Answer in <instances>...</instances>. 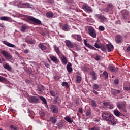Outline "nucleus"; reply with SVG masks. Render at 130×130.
Segmentation results:
<instances>
[{"label":"nucleus","mask_w":130,"mask_h":130,"mask_svg":"<svg viewBox=\"0 0 130 130\" xmlns=\"http://www.w3.org/2000/svg\"><path fill=\"white\" fill-rule=\"evenodd\" d=\"M70 25L69 24H64L62 26V30L63 31H70Z\"/></svg>","instance_id":"obj_20"},{"label":"nucleus","mask_w":130,"mask_h":130,"mask_svg":"<svg viewBox=\"0 0 130 130\" xmlns=\"http://www.w3.org/2000/svg\"><path fill=\"white\" fill-rule=\"evenodd\" d=\"M109 108L110 109H113L114 107L113 106V105H110L109 104Z\"/></svg>","instance_id":"obj_57"},{"label":"nucleus","mask_w":130,"mask_h":130,"mask_svg":"<svg viewBox=\"0 0 130 130\" xmlns=\"http://www.w3.org/2000/svg\"><path fill=\"white\" fill-rule=\"evenodd\" d=\"M96 18H98V19H100V20H101L102 22H104V21H106L107 19L105 17H104L103 15L96 14Z\"/></svg>","instance_id":"obj_18"},{"label":"nucleus","mask_w":130,"mask_h":130,"mask_svg":"<svg viewBox=\"0 0 130 130\" xmlns=\"http://www.w3.org/2000/svg\"><path fill=\"white\" fill-rule=\"evenodd\" d=\"M46 16L47 17V18H53V17H54V14L52 12H47L46 13Z\"/></svg>","instance_id":"obj_21"},{"label":"nucleus","mask_w":130,"mask_h":130,"mask_svg":"<svg viewBox=\"0 0 130 130\" xmlns=\"http://www.w3.org/2000/svg\"><path fill=\"white\" fill-rule=\"evenodd\" d=\"M28 100L30 103H36L39 99L35 96H30L28 98Z\"/></svg>","instance_id":"obj_7"},{"label":"nucleus","mask_w":130,"mask_h":130,"mask_svg":"<svg viewBox=\"0 0 130 130\" xmlns=\"http://www.w3.org/2000/svg\"><path fill=\"white\" fill-rule=\"evenodd\" d=\"M37 91H38L39 92H42L43 91H44V86H43V85L38 86Z\"/></svg>","instance_id":"obj_29"},{"label":"nucleus","mask_w":130,"mask_h":130,"mask_svg":"<svg viewBox=\"0 0 130 130\" xmlns=\"http://www.w3.org/2000/svg\"><path fill=\"white\" fill-rule=\"evenodd\" d=\"M91 105L93 107H97V104H96V102L94 100H91Z\"/></svg>","instance_id":"obj_40"},{"label":"nucleus","mask_w":130,"mask_h":130,"mask_svg":"<svg viewBox=\"0 0 130 130\" xmlns=\"http://www.w3.org/2000/svg\"><path fill=\"white\" fill-rule=\"evenodd\" d=\"M92 113L91 112V109H88L86 111V112L85 113L86 116H89V115Z\"/></svg>","instance_id":"obj_39"},{"label":"nucleus","mask_w":130,"mask_h":130,"mask_svg":"<svg viewBox=\"0 0 130 130\" xmlns=\"http://www.w3.org/2000/svg\"><path fill=\"white\" fill-rule=\"evenodd\" d=\"M54 79L55 81H59V76H55L54 77Z\"/></svg>","instance_id":"obj_49"},{"label":"nucleus","mask_w":130,"mask_h":130,"mask_svg":"<svg viewBox=\"0 0 130 130\" xmlns=\"http://www.w3.org/2000/svg\"><path fill=\"white\" fill-rule=\"evenodd\" d=\"M64 119L66 121L69 122V123H72L73 122V120H72V118H70L69 116H67Z\"/></svg>","instance_id":"obj_32"},{"label":"nucleus","mask_w":130,"mask_h":130,"mask_svg":"<svg viewBox=\"0 0 130 130\" xmlns=\"http://www.w3.org/2000/svg\"><path fill=\"white\" fill-rule=\"evenodd\" d=\"M3 43L7 46H8V47H12L13 48H14V47H16V46H15V45L12 44L11 43H9L6 41H3Z\"/></svg>","instance_id":"obj_15"},{"label":"nucleus","mask_w":130,"mask_h":130,"mask_svg":"<svg viewBox=\"0 0 130 130\" xmlns=\"http://www.w3.org/2000/svg\"><path fill=\"white\" fill-rule=\"evenodd\" d=\"M78 111L79 113H83V109L81 108H79Z\"/></svg>","instance_id":"obj_56"},{"label":"nucleus","mask_w":130,"mask_h":130,"mask_svg":"<svg viewBox=\"0 0 130 130\" xmlns=\"http://www.w3.org/2000/svg\"><path fill=\"white\" fill-rule=\"evenodd\" d=\"M90 49H92L93 50H97V49H95V47H94V46L91 45L90 48Z\"/></svg>","instance_id":"obj_55"},{"label":"nucleus","mask_w":130,"mask_h":130,"mask_svg":"<svg viewBox=\"0 0 130 130\" xmlns=\"http://www.w3.org/2000/svg\"><path fill=\"white\" fill-rule=\"evenodd\" d=\"M94 46L96 47V48H100V46L99 45V44L97 43H95L94 44Z\"/></svg>","instance_id":"obj_54"},{"label":"nucleus","mask_w":130,"mask_h":130,"mask_svg":"<svg viewBox=\"0 0 130 130\" xmlns=\"http://www.w3.org/2000/svg\"><path fill=\"white\" fill-rule=\"evenodd\" d=\"M61 102V100L59 96H57L54 99V103H60Z\"/></svg>","instance_id":"obj_30"},{"label":"nucleus","mask_w":130,"mask_h":130,"mask_svg":"<svg viewBox=\"0 0 130 130\" xmlns=\"http://www.w3.org/2000/svg\"><path fill=\"white\" fill-rule=\"evenodd\" d=\"M109 70L111 72L114 73V72H115V67H114V66H110L109 67Z\"/></svg>","instance_id":"obj_36"},{"label":"nucleus","mask_w":130,"mask_h":130,"mask_svg":"<svg viewBox=\"0 0 130 130\" xmlns=\"http://www.w3.org/2000/svg\"><path fill=\"white\" fill-rule=\"evenodd\" d=\"M66 69L68 73H72L73 72V68H72V63L71 62H68Z\"/></svg>","instance_id":"obj_16"},{"label":"nucleus","mask_w":130,"mask_h":130,"mask_svg":"<svg viewBox=\"0 0 130 130\" xmlns=\"http://www.w3.org/2000/svg\"><path fill=\"white\" fill-rule=\"evenodd\" d=\"M24 53H25V54H27V53H29V50L26 49L24 51Z\"/></svg>","instance_id":"obj_59"},{"label":"nucleus","mask_w":130,"mask_h":130,"mask_svg":"<svg viewBox=\"0 0 130 130\" xmlns=\"http://www.w3.org/2000/svg\"><path fill=\"white\" fill-rule=\"evenodd\" d=\"M93 93H94V94H95V95H98L99 93L95 90L93 89L92 90Z\"/></svg>","instance_id":"obj_58"},{"label":"nucleus","mask_w":130,"mask_h":130,"mask_svg":"<svg viewBox=\"0 0 130 130\" xmlns=\"http://www.w3.org/2000/svg\"><path fill=\"white\" fill-rule=\"evenodd\" d=\"M102 117L103 120L105 121H108L111 123V125H115L116 124V121H115V118L114 116L110 113L108 112H103L102 113Z\"/></svg>","instance_id":"obj_1"},{"label":"nucleus","mask_w":130,"mask_h":130,"mask_svg":"<svg viewBox=\"0 0 130 130\" xmlns=\"http://www.w3.org/2000/svg\"><path fill=\"white\" fill-rule=\"evenodd\" d=\"M50 119L52 123H56V122L57 121V119L54 117H51Z\"/></svg>","instance_id":"obj_35"},{"label":"nucleus","mask_w":130,"mask_h":130,"mask_svg":"<svg viewBox=\"0 0 130 130\" xmlns=\"http://www.w3.org/2000/svg\"><path fill=\"white\" fill-rule=\"evenodd\" d=\"M40 99L42 100L44 104H47V102L46 101V99L43 96H40Z\"/></svg>","instance_id":"obj_37"},{"label":"nucleus","mask_w":130,"mask_h":130,"mask_svg":"<svg viewBox=\"0 0 130 130\" xmlns=\"http://www.w3.org/2000/svg\"><path fill=\"white\" fill-rule=\"evenodd\" d=\"M99 85L97 84H94L93 86V90H97V91H99Z\"/></svg>","instance_id":"obj_38"},{"label":"nucleus","mask_w":130,"mask_h":130,"mask_svg":"<svg viewBox=\"0 0 130 130\" xmlns=\"http://www.w3.org/2000/svg\"><path fill=\"white\" fill-rule=\"evenodd\" d=\"M95 60H97V61L100 60V56L96 55V57L94 58Z\"/></svg>","instance_id":"obj_48"},{"label":"nucleus","mask_w":130,"mask_h":130,"mask_svg":"<svg viewBox=\"0 0 130 130\" xmlns=\"http://www.w3.org/2000/svg\"><path fill=\"white\" fill-rule=\"evenodd\" d=\"M120 20H118V21H116V22H115V24H116V25H120Z\"/></svg>","instance_id":"obj_60"},{"label":"nucleus","mask_w":130,"mask_h":130,"mask_svg":"<svg viewBox=\"0 0 130 130\" xmlns=\"http://www.w3.org/2000/svg\"><path fill=\"white\" fill-rule=\"evenodd\" d=\"M104 106H108L109 105V102H105L103 103Z\"/></svg>","instance_id":"obj_51"},{"label":"nucleus","mask_w":130,"mask_h":130,"mask_svg":"<svg viewBox=\"0 0 130 130\" xmlns=\"http://www.w3.org/2000/svg\"><path fill=\"white\" fill-rule=\"evenodd\" d=\"M27 20L29 21H31L33 23H35V24H37L38 25H41V21L32 16H28L27 17Z\"/></svg>","instance_id":"obj_5"},{"label":"nucleus","mask_w":130,"mask_h":130,"mask_svg":"<svg viewBox=\"0 0 130 130\" xmlns=\"http://www.w3.org/2000/svg\"><path fill=\"white\" fill-rule=\"evenodd\" d=\"M1 21H6L7 22H10L11 21V18L7 16H2L0 17Z\"/></svg>","instance_id":"obj_22"},{"label":"nucleus","mask_w":130,"mask_h":130,"mask_svg":"<svg viewBox=\"0 0 130 130\" xmlns=\"http://www.w3.org/2000/svg\"><path fill=\"white\" fill-rule=\"evenodd\" d=\"M81 81H82V78L81 76L77 75L76 76V83L80 84V83H81Z\"/></svg>","instance_id":"obj_34"},{"label":"nucleus","mask_w":130,"mask_h":130,"mask_svg":"<svg viewBox=\"0 0 130 130\" xmlns=\"http://www.w3.org/2000/svg\"><path fill=\"white\" fill-rule=\"evenodd\" d=\"M106 47L108 52H111V51H113V49H114L113 45L111 44H106Z\"/></svg>","instance_id":"obj_14"},{"label":"nucleus","mask_w":130,"mask_h":130,"mask_svg":"<svg viewBox=\"0 0 130 130\" xmlns=\"http://www.w3.org/2000/svg\"><path fill=\"white\" fill-rule=\"evenodd\" d=\"M61 85L63 87H65L66 88V89H68V88H70V86L69 85V83H68V82H63L61 84Z\"/></svg>","instance_id":"obj_33"},{"label":"nucleus","mask_w":130,"mask_h":130,"mask_svg":"<svg viewBox=\"0 0 130 130\" xmlns=\"http://www.w3.org/2000/svg\"><path fill=\"white\" fill-rule=\"evenodd\" d=\"M128 15H129V12L127 10L122 11L121 17L123 20H127V17L126 16H128Z\"/></svg>","instance_id":"obj_10"},{"label":"nucleus","mask_w":130,"mask_h":130,"mask_svg":"<svg viewBox=\"0 0 130 130\" xmlns=\"http://www.w3.org/2000/svg\"><path fill=\"white\" fill-rule=\"evenodd\" d=\"M22 8H29L30 7V4L28 3H24L21 4Z\"/></svg>","instance_id":"obj_31"},{"label":"nucleus","mask_w":130,"mask_h":130,"mask_svg":"<svg viewBox=\"0 0 130 130\" xmlns=\"http://www.w3.org/2000/svg\"><path fill=\"white\" fill-rule=\"evenodd\" d=\"M119 83V80L118 79H115L114 84H115V85H118Z\"/></svg>","instance_id":"obj_52"},{"label":"nucleus","mask_w":130,"mask_h":130,"mask_svg":"<svg viewBox=\"0 0 130 130\" xmlns=\"http://www.w3.org/2000/svg\"><path fill=\"white\" fill-rule=\"evenodd\" d=\"M54 49L56 52L57 54H58V55H59V54H60V51L59 50V48L56 46V45L54 46Z\"/></svg>","instance_id":"obj_27"},{"label":"nucleus","mask_w":130,"mask_h":130,"mask_svg":"<svg viewBox=\"0 0 130 130\" xmlns=\"http://www.w3.org/2000/svg\"><path fill=\"white\" fill-rule=\"evenodd\" d=\"M6 81H7L6 78H5L4 77H3L2 76H0V82L1 83H3V82H6Z\"/></svg>","instance_id":"obj_43"},{"label":"nucleus","mask_w":130,"mask_h":130,"mask_svg":"<svg viewBox=\"0 0 130 130\" xmlns=\"http://www.w3.org/2000/svg\"><path fill=\"white\" fill-rule=\"evenodd\" d=\"M64 43L67 47L69 48H74L75 47V44L73 43L71 41L66 40Z\"/></svg>","instance_id":"obj_6"},{"label":"nucleus","mask_w":130,"mask_h":130,"mask_svg":"<svg viewBox=\"0 0 130 130\" xmlns=\"http://www.w3.org/2000/svg\"><path fill=\"white\" fill-rule=\"evenodd\" d=\"M117 107L118 109H121L123 112H126V102L120 101L117 103Z\"/></svg>","instance_id":"obj_2"},{"label":"nucleus","mask_w":130,"mask_h":130,"mask_svg":"<svg viewBox=\"0 0 130 130\" xmlns=\"http://www.w3.org/2000/svg\"><path fill=\"white\" fill-rule=\"evenodd\" d=\"M3 68L5 69V70H7V71H9V72H11L12 71V67L11 66L9 65V63H6L5 64L3 65Z\"/></svg>","instance_id":"obj_19"},{"label":"nucleus","mask_w":130,"mask_h":130,"mask_svg":"<svg viewBox=\"0 0 130 130\" xmlns=\"http://www.w3.org/2000/svg\"><path fill=\"white\" fill-rule=\"evenodd\" d=\"M115 40L116 43H120L121 42V36L120 35H117L115 37Z\"/></svg>","instance_id":"obj_25"},{"label":"nucleus","mask_w":130,"mask_h":130,"mask_svg":"<svg viewBox=\"0 0 130 130\" xmlns=\"http://www.w3.org/2000/svg\"><path fill=\"white\" fill-rule=\"evenodd\" d=\"M84 43L85 45H86L88 44L87 43V40H84Z\"/></svg>","instance_id":"obj_64"},{"label":"nucleus","mask_w":130,"mask_h":130,"mask_svg":"<svg viewBox=\"0 0 130 130\" xmlns=\"http://www.w3.org/2000/svg\"><path fill=\"white\" fill-rule=\"evenodd\" d=\"M121 93V91L117 89H112V94L113 96H117V94H120Z\"/></svg>","instance_id":"obj_17"},{"label":"nucleus","mask_w":130,"mask_h":130,"mask_svg":"<svg viewBox=\"0 0 130 130\" xmlns=\"http://www.w3.org/2000/svg\"><path fill=\"white\" fill-rule=\"evenodd\" d=\"M82 8L86 12H90V13H92L93 12V9H92V8L89 6L88 4H84L82 6Z\"/></svg>","instance_id":"obj_11"},{"label":"nucleus","mask_w":130,"mask_h":130,"mask_svg":"<svg viewBox=\"0 0 130 130\" xmlns=\"http://www.w3.org/2000/svg\"><path fill=\"white\" fill-rule=\"evenodd\" d=\"M39 48L41 49V50H46L47 49V47L44 46V45L42 44V43H40L39 44Z\"/></svg>","instance_id":"obj_26"},{"label":"nucleus","mask_w":130,"mask_h":130,"mask_svg":"<svg viewBox=\"0 0 130 130\" xmlns=\"http://www.w3.org/2000/svg\"><path fill=\"white\" fill-rule=\"evenodd\" d=\"M72 37H73V38L76 39V40H77V41H79V42H81V41H82V36H81V35L74 34L72 35Z\"/></svg>","instance_id":"obj_12"},{"label":"nucleus","mask_w":130,"mask_h":130,"mask_svg":"<svg viewBox=\"0 0 130 130\" xmlns=\"http://www.w3.org/2000/svg\"><path fill=\"white\" fill-rule=\"evenodd\" d=\"M85 46H87V47H88V48H90V47H91V45H90L89 44H87Z\"/></svg>","instance_id":"obj_63"},{"label":"nucleus","mask_w":130,"mask_h":130,"mask_svg":"<svg viewBox=\"0 0 130 130\" xmlns=\"http://www.w3.org/2000/svg\"><path fill=\"white\" fill-rule=\"evenodd\" d=\"M61 61H62V64H64V66H66V64L68 63V59H67L66 56H63L61 58Z\"/></svg>","instance_id":"obj_24"},{"label":"nucleus","mask_w":130,"mask_h":130,"mask_svg":"<svg viewBox=\"0 0 130 130\" xmlns=\"http://www.w3.org/2000/svg\"><path fill=\"white\" fill-rule=\"evenodd\" d=\"M112 9H113V5L111 3H109L106 8L104 9V12L106 13H109V12H111L112 11Z\"/></svg>","instance_id":"obj_9"},{"label":"nucleus","mask_w":130,"mask_h":130,"mask_svg":"<svg viewBox=\"0 0 130 130\" xmlns=\"http://www.w3.org/2000/svg\"><path fill=\"white\" fill-rule=\"evenodd\" d=\"M89 130H100V128L97 126H94L89 129Z\"/></svg>","instance_id":"obj_44"},{"label":"nucleus","mask_w":130,"mask_h":130,"mask_svg":"<svg viewBox=\"0 0 130 130\" xmlns=\"http://www.w3.org/2000/svg\"><path fill=\"white\" fill-rule=\"evenodd\" d=\"M90 75H91L92 76V80H93V81L97 80V75L94 71H92L91 72H90Z\"/></svg>","instance_id":"obj_23"},{"label":"nucleus","mask_w":130,"mask_h":130,"mask_svg":"<svg viewBox=\"0 0 130 130\" xmlns=\"http://www.w3.org/2000/svg\"><path fill=\"white\" fill-rule=\"evenodd\" d=\"M50 94L51 96H55V92L53 90H51L50 91Z\"/></svg>","instance_id":"obj_50"},{"label":"nucleus","mask_w":130,"mask_h":130,"mask_svg":"<svg viewBox=\"0 0 130 130\" xmlns=\"http://www.w3.org/2000/svg\"><path fill=\"white\" fill-rule=\"evenodd\" d=\"M51 109L53 113H57L58 112V108H57V106L54 105H52L51 106Z\"/></svg>","instance_id":"obj_13"},{"label":"nucleus","mask_w":130,"mask_h":130,"mask_svg":"<svg viewBox=\"0 0 130 130\" xmlns=\"http://www.w3.org/2000/svg\"><path fill=\"white\" fill-rule=\"evenodd\" d=\"M103 75L105 76V79H108V74L106 71H104Z\"/></svg>","instance_id":"obj_42"},{"label":"nucleus","mask_w":130,"mask_h":130,"mask_svg":"<svg viewBox=\"0 0 130 130\" xmlns=\"http://www.w3.org/2000/svg\"><path fill=\"white\" fill-rule=\"evenodd\" d=\"M99 30H100V31H104L105 28L103 27V26H100L99 27Z\"/></svg>","instance_id":"obj_46"},{"label":"nucleus","mask_w":130,"mask_h":130,"mask_svg":"<svg viewBox=\"0 0 130 130\" xmlns=\"http://www.w3.org/2000/svg\"><path fill=\"white\" fill-rule=\"evenodd\" d=\"M26 29H27V26H26L25 25L22 26L21 28V32H25Z\"/></svg>","instance_id":"obj_41"},{"label":"nucleus","mask_w":130,"mask_h":130,"mask_svg":"<svg viewBox=\"0 0 130 130\" xmlns=\"http://www.w3.org/2000/svg\"><path fill=\"white\" fill-rule=\"evenodd\" d=\"M67 3L70 4H73L74 3V1L73 0H69V2H67Z\"/></svg>","instance_id":"obj_61"},{"label":"nucleus","mask_w":130,"mask_h":130,"mask_svg":"<svg viewBox=\"0 0 130 130\" xmlns=\"http://www.w3.org/2000/svg\"><path fill=\"white\" fill-rule=\"evenodd\" d=\"M26 42H27V43L28 44H33V43H34V42L31 40H26Z\"/></svg>","instance_id":"obj_47"},{"label":"nucleus","mask_w":130,"mask_h":130,"mask_svg":"<svg viewBox=\"0 0 130 130\" xmlns=\"http://www.w3.org/2000/svg\"><path fill=\"white\" fill-rule=\"evenodd\" d=\"M114 114H115V115L117 117L121 116V113L118 110H115L114 111Z\"/></svg>","instance_id":"obj_28"},{"label":"nucleus","mask_w":130,"mask_h":130,"mask_svg":"<svg viewBox=\"0 0 130 130\" xmlns=\"http://www.w3.org/2000/svg\"><path fill=\"white\" fill-rule=\"evenodd\" d=\"M10 129L11 130H17V128L16 126H14L13 125H10Z\"/></svg>","instance_id":"obj_45"},{"label":"nucleus","mask_w":130,"mask_h":130,"mask_svg":"<svg viewBox=\"0 0 130 130\" xmlns=\"http://www.w3.org/2000/svg\"><path fill=\"white\" fill-rule=\"evenodd\" d=\"M49 57L50 58L51 60H52V61H53V62H54V63H55L56 64H57V63L59 62V60H58L57 57L53 55H49Z\"/></svg>","instance_id":"obj_8"},{"label":"nucleus","mask_w":130,"mask_h":130,"mask_svg":"<svg viewBox=\"0 0 130 130\" xmlns=\"http://www.w3.org/2000/svg\"><path fill=\"white\" fill-rule=\"evenodd\" d=\"M88 34L90 35V36H91V37H93V38H96L97 34L96 33V30H95L94 28L89 27L88 28Z\"/></svg>","instance_id":"obj_4"},{"label":"nucleus","mask_w":130,"mask_h":130,"mask_svg":"<svg viewBox=\"0 0 130 130\" xmlns=\"http://www.w3.org/2000/svg\"><path fill=\"white\" fill-rule=\"evenodd\" d=\"M1 54L7 60H12L13 59V56L12 55L8 53V51L6 50H1L0 51Z\"/></svg>","instance_id":"obj_3"},{"label":"nucleus","mask_w":130,"mask_h":130,"mask_svg":"<svg viewBox=\"0 0 130 130\" xmlns=\"http://www.w3.org/2000/svg\"><path fill=\"white\" fill-rule=\"evenodd\" d=\"M45 67H46V68H49V67H50V66L49 65V64L47 63H45Z\"/></svg>","instance_id":"obj_62"},{"label":"nucleus","mask_w":130,"mask_h":130,"mask_svg":"<svg viewBox=\"0 0 130 130\" xmlns=\"http://www.w3.org/2000/svg\"><path fill=\"white\" fill-rule=\"evenodd\" d=\"M123 89H124V91H130V86H129V87H123Z\"/></svg>","instance_id":"obj_53"}]
</instances>
